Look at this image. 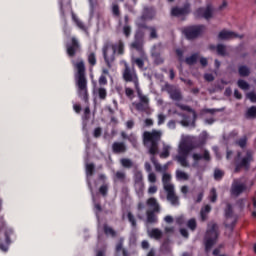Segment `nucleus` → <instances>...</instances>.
<instances>
[{
	"instance_id": "nucleus-1",
	"label": "nucleus",
	"mask_w": 256,
	"mask_h": 256,
	"mask_svg": "<svg viewBox=\"0 0 256 256\" xmlns=\"http://www.w3.org/2000/svg\"><path fill=\"white\" fill-rule=\"evenodd\" d=\"M72 65L76 69L75 81L78 87V95L81 99L87 101L89 92L87 90V77H85V62L83 59L78 58L77 60H72Z\"/></svg>"
},
{
	"instance_id": "nucleus-2",
	"label": "nucleus",
	"mask_w": 256,
	"mask_h": 256,
	"mask_svg": "<svg viewBox=\"0 0 256 256\" xmlns=\"http://www.w3.org/2000/svg\"><path fill=\"white\" fill-rule=\"evenodd\" d=\"M197 147H199L197 138L193 136H183L178 147L176 161H178L182 167H189L187 157H189V153H191L193 149H197Z\"/></svg>"
},
{
	"instance_id": "nucleus-3",
	"label": "nucleus",
	"mask_w": 256,
	"mask_h": 256,
	"mask_svg": "<svg viewBox=\"0 0 256 256\" xmlns=\"http://www.w3.org/2000/svg\"><path fill=\"white\" fill-rule=\"evenodd\" d=\"M162 135L161 130L145 131L143 133V143L148 148L150 155H157L159 153V141H161Z\"/></svg>"
},
{
	"instance_id": "nucleus-4",
	"label": "nucleus",
	"mask_w": 256,
	"mask_h": 256,
	"mask_svg": "<svg viewBox=\"0 0 256 256\" xmlns=\"http://www.w3.org/2000/svg\"><path fill=\"white\" fill-rule=\"evenodd\" d=\"M124 47L123 41L121 40L114 45L106 44L104 46L103 55L109 69H111V63L115 61V54L118 53V55H123Z\"/></svg>"
},
{
	"instance_id": "nucleus-5",
	"label": "nucleus",
	"mask_w": 256,
	"mask_h": 256,
	"mask_svg": "<svg viewBox=\"0 0 256 256\" xmlns=\"http://www.w3.org/2000/svg\"><path fill=\"white\" fill-rule=\"evenodd\" d=\"M164 191L167 193V199L171 205H179V197L175 194V186L171 184V174L165 173L162 177Z\"/></svg>"
},
{
	"instance_id": "nucleus-6",
	"label": "nucleus",
	"mask_w": 256,
	"mask_h": 256,
	"mask_svg": "<svg viewBox=\"0 0 256 256\" xmlns=\"http://www.w3.org/2000/svg\"><path fill=\"white\" fill-rule=\"evenodd\" d=\"M253 187V181H248L246 178L235 179L231 187V195L234 197H239L241 193L251 189Z\"/></svg>"
},
{
	"instance_id": "nucleus-7",
	"label": "nucleus",
	"mask_w": 256,
	"mask_h": 256,
	"mask_svg": "<svg viewBox=\"0 0 256 256\" xmlns=\"http://www.w3.org/2000/svg\"><path fill=\"white\" fill-rule=\"evenodd\" d=\"M122 79L125 83H132L134 85L135 91H139V77L135 69L129 67L128 64H125V68L122 72Z\"/></svg>"
},
{
	"instance_id": "nucleus-8",
	"label": "nucleus",
	"mask_w": 256,
	"mask_h": 256,
	"mask_svg": "<svg viewBox=\"0 0 256 256\" xmlns=\"http://www.w3.org/2000/svg\"><path fill=\"white\" fill-rule=\"evenodd\" d=\"M219 237V232L217 231L216 224H209L208 230L205 236V247L206 251H209L213 245L217 243V238Z\"/></svg>"
},
{
	"instance_id": "nucleus-9",
	"label": "nucleus",
	"mask_w": 256,
	"mask_h": 256,
	"mask_svg": "<svg viewBox=\"0 0 256 256\" xmlns=\"http://www.w3.org/2000/svg\"><path fill=\"white\" fill-rule=\"evenodd\" d=\"M138 99L139 102H133L132 105L137 109V111H142L143 113H146V115H151L153 110L151 106H149V97L138 91Z\"/></svg>"
},
{
	"instance_id": "nucleus-10",
	"label": "nucleus",
	"mask_w": 256,
	"mask_h": 256,
	"mask_svg": "<svg viewBox=\"0 0 256 256\" xmlns=\"http://www.w3.org/2000/svg\"><path fill=\"white\" fill-rule=\"evenodd\" d=\"M177 107L182 109V111H187L191 116L182 115L183 119L180 121L183 127H189V125H195V119H197V113L191 107L183 104H177Z\"/></svg>"
},
{
	"instance_id": "nucleus-11",
	"label": "nucleus",
	"mask_w": 256,
	"mask_h": 256,
	"mask_svg": "<svg viewBox=\"0 0 256 256\" xmlns=\"http://www.w3.org/2000/svg\"><path fill=\"white\" fill-rule=\"evenodd\" d=\"M243 154L238 153V156L236 158V173L239 171L241 167H244V169H249V163L253 161V152L252 151H246L244 153V156L241 157Z\"/></svg>"
},
{
	"instance_id": "nucleus-12",
	"label": "nucleus",
	"mask_w": 256,
	"mask_h": 256,
	"mask_svg": "<svg viewBox=\"0 0 256 256\" xmlns=\"http://www.w3.org/2000/svg\"><path fill=\"white\" fill-rule=\"evenodd\" d=\"M66 53L68 57H75L77 53H81V43L75 37H72L66 44Z\"/></svg>"
},
{
	"instance_id": "nucleus-13",
	"label": "nucleus",
	"mask_w": 256,
	"mask_h": 256,
	"mask_svg": "<svg viewBox=\"0 0 256 256\" xmlns=\"http://www.w3.org/2000/svg\"><path fill=\"white\" fill-rule=\"evenodd\" d=\"M203 31H205V26H190L185 28L183 33L187 39H195V37H199Z\"/></svg>"
},
{
	"instance_id": "nucleus-14",
	"label": "nucleus",
	"mask_w": 256,
	"mask_h": 256,
	"mask_svg": "<svg viewBox=\"0 0 256 256\" xmlns=\"http://www.w3.org/2000/svg\"><path fill=\"white\" fill-rule=\"evenodd\" d=\"M214 12L215 10L213 9V6H211V4H208L206 8L198 9L195 13V16L203 17L204 19H211V17H213Z\"/></svg>"
},
{
	"instance_id": "nucleus-15",
	"label": "nucleus",
	"mask_w": 256,
	"mask_h": 256,
	"mask_svg": "<svg viewBox=\"0 0 256 256\" xmlns=\"http://www.w3.org/2000/svg\"><path fill=\"white\" fill-rule=\"evenodd\" d=\"M147 207L151 209L154 213H159L161 211V207L159 206V202L155 199V197H151L146 201Z\"/></svg>"
},
{
	"instance_id": "nucleus-16",
	"label": "nucleus",
	"mask_w": 256,
	"mask_h": 256,
	"mask_svg": "<svg viewBox=\"0 0 256 256\" xmlns=\"http://www.w3.org/2000/svg\"><path fill=\"white\" fill-rule=\"evenodd\" d=\"M192 159H193L195 165H197V163H199V161H201V159H204V161H209L211 159V156L209 155V151L205 150L203 155L194 153L192 155Z\"/></svg>"
},
{
	"instance_id": "nucleus-17",
	"label": "nucleus",
	"mask_w": 256,
	"mask_h": 256,
	"mask_svg": "<svg viewBox=\"0 0 256 256\" xmlns=\"http://www.w3.org/2000/svg\"><path fill=\"white\" fill-rule=\"evenodd\" d=\"M113 153H125L127 151V146L123 142H114L112 144Z\"/></svg>"
},
{
	"instance_id": "nucleus-18",
	"label": "nucleus",
	"mask_w": 256,
	"mask_h": 256,
	"mask_svg": "<svg viewBox=\"0 0 256 256\" xmlns=\"http://www.w3.org/2000/svg\"><path fill=\"white\" fill-rule=\"evenodd\" d=\"M189 13V5L184 6V8H172L171 15L174 17H181V15H187Z\"/></svg>"
},
{
	"instance_id": "nucleus-19",
	"label": "nucleus",
	"mask_w": 256,
	"mask_h": 256,
	"mask_svg": "<svg viewBox=\"0 0 256 256\" xmlns=\"http://www.w3.org/2000/svg\"><path fill=\"white\" fill-rule=\"evenodd\" d=\"M147 233L150 239H156V241H159V239L163 237V231L159 230V228H153L151 230H148Z\"/></svg>"
},
{
	"instance_id": "nucleus-20",
	"label": "nucleus",
	"mask_w": 256,
	"mask_h": 256,
	"mask_svg": "<svg viewBox=\"0 0 256 256\" xmlns=\"http://www.w3.org/2000/svg\"><path fill=\"white\" fill-rule=\"evenodd\" d=\"M134 183L139 186L140 191H143V173L139 170L134 172Z\"/></svg>"
},
{
	"instance_id": "nucleus-21",
	"label": "nucleus",
	"mask_w": 256,
	"mask_h": 256,
	"mask_svg": "<svg viewBox=\"0 0 256 256\" xmlns=\"http://www.w3.org/2000/svg\"><path fill=\"white\" fill-rule=\"evenodd\" d=\"M219 39L225 40V39H237L239 37L235 32L222 30L219 35Z\"/></svg>"
},
{
	"instance_id": "nucleus-22",
	"label": "nucleus",
	"mask_w": 256,
	"mask_h": 256,
	"mask_svg": "<svg viewBox=\"0 0 256 256\" xmlns=\"http://www.w3.org/2000/svg\"><path fill=\"white\" fill-rule=\"evenodd\" d=\"M123 241L124 239L120 238L118 243L116 244V253H119L121 251L123 256H129V252H127V250L123 248Z\"/></svg>"
},
{
	"instance_id": "nucleus-23",
	"label": "nucleus",
	"mask_w": 256,
	"mask_h": 256,
	"mask_svg": "<svg viewBox=\"0 0 256 256\" xmlns=\"http://www.w3.org/2000/svg\"><path fill=\"white\" fill-rule=\"evenodd\" d=\"M115 181H120V183H126L127 181V174L123 171H117L114 175Z\"/></svg>"
},
{
	"instance_id": "nucleus-24",
	"label": "nucleus",
	"mask_w": 256,
	"mask_h": 256,
	"mask_svg": "<svg viewBox=\"0 0 256 256\" xmlns=\"http://www.w3.org/2000/svg\"><path fill=\"white\" fill-rule=\"evenodd\" d=\"M176 178L178 181H188L189 180V174H187L183 170H177L176 171Z\"/></svg>"
},
{
	"instance_id": "nucleus-25",
	"label": "nucleus",
	"mask_w": 256,
	"mask_h": 256,
	"mask_svg": "<svg viewBox=\"0 0 256 256\" xmlns=\"http://www.w3.org/2000/svg\"><path fill=\"white\" fill-rule=\"evenodd\" d=\"M156 212L148 210L146 212L147 217V223H157V215H155Z\"/></svg>"
},
{
	"instance_id": "nucleus-26",
	"label": "nucleus",
	"mask_w": 256,
	"mask_h": 256,
	"mask_svg": "<svg viewBox=\"0 0 256 256\" xmlns=\"http://www.w3.org/2000/svg\"><path fill=\"white\" fill-rule=\"evenodd\" d=\"M120 164L124 169H131V167H133V161L129 158L120 159Z\"/></svg>"
},
{
	"instance_id": "nucleus-27",
	"label": "nucleus",
	"mask_w": 256,
	"mask_h": 256,
	"mask_svg": "<svg viewBox=\"0 0 256 256\" xmlns=\"http://www.w3.org/2000/svg\"><path fill=\"white\" fill-rule=\"evenodd\" d=\"M171 151V146L169 145H164L162 148V152L160 153L161 159H167L169 157Z\"/></svg>"
},
{
	"instance_id": "nucleus-28",
	"label": "nucleus",
	"mask_w": 256,
	"mask_h": 256,
	"mask_svg": "<svg viewBox=\"0 0 256 256\" xmlns=\"http://www.w3.org/2000/svg\"><path fill=\"white\" fill-rule=\"evenodd\" d=\"M210 211H211V206H209V205H206L202 208V210L200 212L202 221H205L207 219V215H209Z\"/></svg>"
},
{
	"instance_id": "nucleus-29",
	"label": "nucleus",
	"mask_w": 256,
	"mask_h": 256,
	"mask_svg": "<svg viewBox=\"0 0 256 256\" xmlns=\"http://www.w3.org/2000/svg\"><path fill=\"white\" fill-rule=\"evenodd\" d=\"M105 235H110V237H117V232L113 230L112 227L108 226L107 224L103 227Z\"/></svg>"
},
{
	"instance_id": "nucleus-30",
	"label": "nucleus",
	"mask_w": 256,
	"mask_h": 256,
	"mask_svg": "<svg viewBox=\"0 0 256 256\" xmlns=\"http://www.w3.org/2000/svg\"><path fill=\"white\" fill-rule=\"evenodd\" d=\"M246 117L248 119H253L256 117V106H252V107L248 108V110L246 112Z\"/></svg>"
},
{
	"instance_id": "nucleus-31",
	"label": "nucleus",
	"mask_w": 256,
	"mask_h": 256,
	"mask_svg": "<svg viewBox=\"0 0 256 256\" xmlns=\"http://www.w3.org/2000/svg\"><path fill=\"white\" fill-rule=\"evenodd\" d=\"M97 94L99 96V99H102V100L107 99V89H105L104 87L98 88Z\"/></svg>"
},
{
	"instance_id": "nucleus-32",
	"label": "nucleus",
	"mask_w": 256,
	"mask_h": 256,
	"mask_svg": "<svg viewBox=\"0 0 256 256\" xmlns=\"http://www.w3.org/2000/svg\"><path fill=\"white\" fill-rule=\"evenodd\" d=\"M125 95L126 97H128V99L133 100V98L135 97V90H133V88L131 87H125Z\"/></svg>"
},
{
	"instance_id": "nucleus-33",
	"label": "nucleus",
	"mask_w": 256,
	"mask_h": 256,
	"mask_svg": "<svg viewBox=\"0 0 256 256\" xmlns=\"http://www.w3.org/2000/svg\"><path fill=\"white\" fill-rule=\"evenodd\" d=\"M197 59H199V55L193 54L192 56L186 58V63H187V65H193V64L197 63Z\"/></svg>"
},
{
	"instance_id": "nucleus-34",
	"label": "nucleus",
	"mask_w": 256,
	"mask_h": 256,
	"mask_svg": "<svg viewBox=\"0 0 256 256\" xmlns=\"http://www.w3.org/2000/svg\"><path fill=\"white\" fill-rule=\"evenodd\" d=\"M170 97L173 101H181V92H179V90H174L170 93Z\"/></svg>"
},
{
	"instance_id": "nucleus-35",
	"label": "nucleus",
	"mask_w": 256,
	"mask_h": 256,
	"mask_svg": "<svg viewBox=\"0 0 256 256\" xmlns=\"http://www.w3.org/2000/svg\"><path fill=\"white\" fill-rule=\"evenodd\" d=\"M72 19L79 29H81L82 31H85V24H83L81 20L77 18V16L72 15Z\"/></svg>"
},
{
	"instance_id": "nucleus-36",
	"label": "nucleus",
	"mask_w": 256,
	"mask_h": 256,
	"mask_svg": "<svg viewBox=\"0 0 256 256\" xmlns=\"http://www.w3.org/2000/svg\"><path fill=\"white\" fill-rule=\"evenodd\" d=\"M250 71L249 68H247L246 66H241L239 68V75L241 77H247V75H249Z\"/></svg>"
},
{
	"instance_id": "nucleus-37",
	"label": "nucleus",
	"mask_w": 256,
	"mask_h": 256,
	"mask_svg": "<svg viewBox=\"0 0 256 256\" xmlns=\"http://www.w3.org/2000/svg\"><path fill=\"white\" fill-rule=\"evenodd\" d=\"M187 227L191 231H195V229H197V221L195 219H190L187 223Z\"/></svg>"
},
{
	"instance_id": "nucleus-38",
	"label": "nucleus",
	"mask_w": 256,
	"mask_h": 256,
	"mask_svg": "<svg viewBox=\"0 0 256 256\" xmlns=\"http://www.w3.org/2000/svg\"><path fill=\"white\" fill-rule=\"evenodd\" d=\"M127 218L129 223H131L132 227H137V221L135 220V216H133V214L131 212H128L127 214Z\"/></svg>"
},
{
	"instance_id": "nucleus-39",
	"label": "nucleus",
	"mask_w": 256,
	"mask_h": 256,
	"mask_svg": "<svg viewBox=\"0 0 256 256\" xmlns=\"http://www.w3.org/2000/svg\"><path fill=\"white\" fill-rule=\"evenodd\" d=\"M127 140L133 145V147H137V136L135 134H130L127 137Z\"/></svg>"
},
{
	"instance_id": "nucleus-40",
	"label": "nucleus",
	"mask_w": 256,
	"mask_h": 256,
	"mask_svg": "<svg viewBox=\"0 0 256 256\" xmlns=\"http://www.w3.org/2000/svg\"><path fill=\"white\" fill-rule=\"evenodd\" d=\"M238 87L244 91H247V89H249V84L245 80H239Z\"/></svg>"
},
{
	"instance_id": "nucleus-41",
	"label": "nucleus",
	"mask_w": 256,
	"mask_h": 256,
	"mask_svg": "<svg viewBox=\"0 0 256 256\" xmlns=\"http://www.w3.org/2000/svg\"><path fill=\"white\" fill-rule=\"evenodd\" d=\"M209 199L212 203H215L217 201V191L215 190V188L210 191Z\"/></svg>"
},
{
	"instance_id": "nucleus-42",
	"label": "nucleus",
	"mask_w": 256,
	"mask_h": 256,
	"mask_svg": "<svg viewBox=\"0 0 256 256\" xmlns=\"http://www.w3.org/2000/svg\"><path fill=\"white\" fill-rule=\"evenodd\" d=\"M88 63H90L92 66L97 64V58L95 57V53H90L88 55Z\"/></svg>"
},
{
	"instance_id": "nucleus-43",
	"label": "nucleus",
	"mask_w": 256,
	"mask_h": 256,
	"mask_svg": "<svg viewBox=\"0 0 256 256\" xmlns=\"http://www.w3.org/2000/svg\"><path fill=\"white\" fill-rule=\"evenodd\" d=\"M112 13L115 17H119V15H121V12L119 11V5L115 3L112 5Z\"/></svg>"
},
{
	"instance_id": "nucleus-44",
	"label": "nucleus",
	"mask_w": 256,
	"mask_h": 256,
	"mask_svg": "<svg viewBox=\"0 0 256 256\" xmlns=\"http://www.w3.org/2000/svg\"><path fill=\"white\" fill-rule=\"evenodd\" d=\"M237 145H239V147H241L243 149V147H245V145H247V136H243L242 138H240L237 141Z\"/></svg>"
},
{
	"instance_id": "nucleus-45",
	"label": "nucleus",
	"mask_w": 256,
	"mask_h": 256,
	"mask_svg": "<svg viewBox=\"0 0 256 256\" xmlns=\"http://www.w3.org/2000/svg\"><path fill=\"white\" fill-rule=\"evenodd\" d=\"M148 181L149 183H157V175H155L153 172H149Z\"/></svg>"
},
{
	"instance_id": "nucleus-46",
	"label": "nucleus",
	"mask_w": 256,
	"mask_h": 256,
	"mask_svg": "<svg viewBox=\"0 0 256 256\" xmlns=\"http://www.w3.org/2000/svg\"><path fill=\"white\" fill-rule=\"evenodd\" d=\"M223 175L224 173L221 170H215L214 172V178L216 179V181H219L220 179H222Z\"/></svg>"
},
{
	"instance_id": "nucleus-47",
	"label": "nucleus",
	"mask_w": 256,
	"mask_h": 256,
	"mask_svg": "<svg viewBox=\"0 0 256 256\" xmlns=\"http://www.w3.org/2000/svg\"><path fill=\"white\" fill-rule=\"evenodd\" d=\"M95 170V166L93 164L86 165V173L87 175H93V171Z\"/></svg>"
},
{
	"instance_id": "nucleus-48",
	"label": "nucleus",
	"mask_w": 256,
	"mask_h": 256,
	"mask_svg": "<svg viewBox=\"0 0 256 256\" xmlns=\"http://www.w3.org/2000/svg\"><path fill=\"white\" fill-rule=\"evenodd\" d=\"M134 63L137 65V67H139V69H143V67L145 65L144 60L141 58H136L134 60Z\"/></svg>"
},
{
	"instance_id": "nucleus-49",
	"label": "nucleus",
	"mask_w": 256,
	"mask_h": 256,
	"mask_svg": "<svg viewBox=\"0 0 256 256\" xmlns=\"http://www.w3.org/2000/svg\"><path fill=\"white\" fill-rule=\"evenodd\" d=\"M247 99H249L251 101V103H256V94L255 92H249L246 95Z\"/></svg>"
},
{
	"instance_id": "nucleus-50",
	"label": "nucleus",
	"mask_w": 256,
	"mask_h": 256,
	"mask_svg": "<svg viewBox=\"0 0 256 256\" xmlns=\"http://www.w3.org/2000/svg\"><path fill=\"white\" fill-rule=\"evenodd\" d=\"M107 191H109V187L107 186V184H104L99 188V192L103 196L107 195Z\"/></svg>"
},
{
	"instance_id": "nucleus-51",
	"label": "nucleus",
	"mask_w": 256,
	"mask_h": 256,
	"mask_svg": "<svg viewBox=\"0 0 256 256\" xmlns=\"http://www.w3.org/2000/svg\"><path fill=\"white\" fill-rule=\"evenodd\" d=\"M217 53H218V55H225V53H226V48H225V46H223V45H218V46H217Z\"/></svg>"
},
{
	"instance_id": "nucleus-52",
	"label": "nucleus",
	"mask_w": 256,
	"mask_h": 256,
	"mask_svg": "<svg viewBox=\"0 0 256 256\" xmlns=\"http://www.w3.org/2000/svg\"><path fill=\"white\" fill-rule=\"evenodd\" d=\"M123 33L125 37H129V35H131V27L129 25H125L123 27Z\"/></svg>"
},
{
	"instance_id": "nucleus-53",
	"label": "nucleus",
	"mask_w": 256,
	"mask_h": 256,
	"mask_svg": "<svg viewBox=\"0 0 256 256\" xmlns=\"http://www.w3.org/2000/svg\"><path fill=\"white\" fill-rule=\"evenodd\" d=\"M157 192V186L156 185H150L148 188L149 195H155Z\"/></svg>"
},
{
	"instance_id": "nucleus-54",
	"label": "nucleus",
	"mask_w": 256,
	"mask_h": 256,
	"mask_svg": "<svg viewBox=\"0 0 256 256\" xmlns=\"http://www.w3.org/2000/svg\"><path fill=\"white\" fill-rule=\"evenodd\" d=\"M99 85H107V77L105 75H101L98 80Z\"/></svg>"
},
{
	"instance_id": "nucleus-55",
	"label": "nucleus",
	"mask_w": 256,
	"mask_h": 256,
	"mask_svg": "<svg viewBox=\"0 0 256 256\" xmlns=\"http://www.w3.org/2000/svg\"><path fill=\"white\" fill-rule=\"evenodd\" d=\"M165 123V115L159 114L158 115V125H163Z\"/></svg>"
},
{
	"instance_id": "nucleus-56",
	"label": "nucleus",
	"mask_w": 256,
	"mask_h": 256,
	"mask_svg": "<svg viewBox=\"0 0 256 256\" xmlns=\"http://www.w3.org/2000/svg\"><path fill=\"white\" fill-rule=\"evenodd\" d=\"M132 47H133L134 49H137V51H141V49H142V47H143V44H141V43H139V42H134V43L132 44Z\"/></svg>"
},
{
	"instance_id": "nucleus-57",
	"label": "nucleus",
	"mask_w": 256,
	"mask_h": 256,
	"mask_svg": "<svg viewBox=\"0 0 256 256\" xmlns=\"http://www.w3.org/2000/svg\"><path fill=\"white\" fill-rule=\"evenodd\" d=\"M101 133H102V130L101 128H95L94 130V137L97 139L99 137H101Z\"/></svg>"
},
{
	"instance_id": "nucleus-58",
	"label": "nucleus",
	"mask_w": 256,
	"mask_h": 256,
	"mask_svg": "<svg viewBox=\"0 0 256 256\" xmlns=\"http://www.w3.org/2000/svg\"><path fill=\"white\" fill-rule=\"evenodd\" d=\"M134 126H135V122H133V120H128L126 122L127 129H133Z\"/></svg>"
},
{
	"instance_id": "nucleus-59",
	"label": "nucleus",
	"mask_w": 256,
	"mask_h": 256,
	"mask_svg": "<svg viewBox=\"0 0 256 256\" xmlns=\"http://www.w3.org/2000/svg\"><path fill=\"white\" fill-rule=\"evenodd\" d=\"M231 213H232L231 205H228L227 209L225 211V215H226L227 219H229V217H231Z\"/></svg>"
},
{
	"instance_id": "nucleus-60",
	"label": "nucleus",
	"mask_w": 256,
	"mask_h": 256,
	"mask_svg": "<svg viewBox=\"0 0 256 256\" xmlns=\"http://www.w3.org/2000/svg\"><path fill=\"white\" fill-rule=\"evenodd\" d=\"M150 37L151 39H157V31L155 28H151Z\"/></svg>"
},
{
	"instance_id": "nucleus-61",
	"label": "nucleus",
	"mask_w": 256,
	"mask_h": 256,
	"mask_svg": "<svg viewBox=\"0 0 256 256\" xmlns=\"http://www.w3.org/2000/svg\"><path fill=\"white\" fill-rule=\"evenodd\" d=\"M144 123H145L146 127H152V125H153V119L148 118V119H146V120L144 121Z\"/></svg>"
},
{
	"instance_id": "nucleus-62",
	"label": "nucleus",
	"mask_w": 256,
	"mask_h": 256,
	"mask_svg": "<svg viewBox=\"0 0 256 256\" xmlns=\"http://www.w3.org/2000/svg\"><path fill=\"white\" fill-rule=\"evenodd\" d=\"M204 79L206 81H213V79H214L213 74H205Z\"/></svg>"
},
{
	"instance_id": "nucleus-63",
	"label": "nucleus",
	"mask_w": 256,
	"mask_h": 256,
	"mask_svg": "<svg viewBox=\"0 0 256 256\" xmlns=\"http://www.w3.org/2000/svg\"><path fill=\"white\" fill-rule=\"evenodd\" d=\"M142 249H147L149 247V242L147 240H143L141 243Z\"/></svg>"
},
{
	"instance_id": "nucleus-64",
	"label": "nucleus",
	"mask_w": 256,
	"mask_h": 256,
	"mask_svg": "<svg viewBox=\"0 0 256 256\" xmlns=\"http://www.w3.org/2000/svg\"><path fill=\"white\" fill-rule=\"evenodd\" d=\"M180 233L182 237H186V238L189 237V232H187L186 229H181Z\"/></svg>"
}]
</instances>
